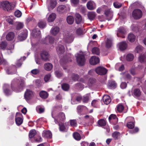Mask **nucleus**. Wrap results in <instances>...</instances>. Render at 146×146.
Listing matches in <instances>:
<instances>
[{"mask_svg":"<svg viewBox=\"0 0 146 146\" xmlns=\"http://www.w3.org/2000/svg\"><path fill=\"white\" fill-rule=\"evenodd\" d=\"M90 94H87L84 96L82 99V101L85 103H87L89 100Z\"/></svg>","mask_w":146,"mask_h":146,"instance_id":"obj_42","label":"nucleus"},{"mask_svg":"<svg viewBox=\"0 0 146 146\" xmlns=\"http://www.w3.org/2000/svg\"><path fill=\"white\" fill-rule=\"evenodd\" d=\"M124 106L121 104H119L117 106V110L119 112H121L123 110Z\"/></svg>","mask_w":146,"mask_h":146,"instance_id":"obj_47","label":"nucleus"},{"mask_svg":"<svg viewBox=\"0 0 146 146\" xmlns=\"http://www.w3.org/2000/svg\"><path fill=\"white\" fill-rule=\"evenodd\" d=\"M133 94L134 96L139 97L140 96L141 94V92L139 89H136L134 90Z\"/></svg>","mask_w":146,"mask_h":146,"instance_id":"obj_39","label":"nucleus"},{"mask_svg":"<svg viewBox=\"0 0 146 146\" xmlns=\"http://www.w3.org/2000/svg\"><path fill=\"white\" fill-rule=\"evenodd\" d=\"M51 75L50 74H48L46 75L44 77V80L46 82H48L49 80Z\"/></svg>","mask_w":146,"mask_h":146,"instance_id":"obj_59","label":"nucleus"},{"mask_svg":"<svg viewBox=\"0 0 146 146\" xmlns=\"http://www.w3.org/2000/svg\"><path fill=\"white\" fill-rule=\"evenodd\" d=\"M87 7L88 9L90 10H93L96 8V5L95 3L91 1H89L87 3Z\"/></svg>","mask_w":146,"mask_h":146,"instance_id":"obj_16","label":"nucleus"},{"mask_svg":"<svg viewBox=\"0 0 146 146\" xmlns=\"http://www.w3.org/2000/svg\"><path fill=\"white\" fill-rule=\"evenodd\" d=\"M74 138L77 140H80L81 138V137L80 134L77 132L74 133L73 135Z\"/></svg>","mask_w":146,"mask_h":146,"instance_id":"obj_44","label":"nucleus"},{"mask_svg":"<svg viewBox=\"0 0 146 146\" xmlns=\"http://www.w3.org/2000/svg\"><path fill=\"white\" fill-rule=\"evenodd\" d=\"M15 16L17 17H20L22 15V13L19 10L16 11L14 13Z\"/></svg>","mask_w":146,"mask_h":146,"instance_id":"obj_54","label":"nucleus"},{"mask_svg":"<svg viewBox=\"0 0 146 146\" xmlns=\"http://www.w3.org/2000/svg\"><path fill=\"white\" fill-rule=\"evenodd\" d=\"M100 62V60L98 57L95 56H92L90 60V64L92 65H95Z\"/></svg>","mask_w":146,"mask_h":146,"instance_id":"obj_14","label":"nucleus"},{"mask_svg":"<svg viewBox=\"0 0 146 146\" xmlns=\"http://www.w3.org/2000/svg\"><path fill=\"white\" fill-rule=\"evenodd\" d=\"M22 115L20 113H17L15 115V120L16 124L19 126L21 125L23 122V120L22 118Z\"/></svg>","mask_w":146,"mask_h":146,"instance_id":"obj_10","label":"nucleus"},{"mask_svg":"<svg viewBox=\"0 0 146 146\" xmlns=\"http://www.w3.org/2000/svg\"><path fill=\"white\" fill-rule=\"evenodd\" d=\"M7 22L10 24L13 25V24L14 21L13 20L10 18H8L7 19Z\"/></svg>","mask_w":146,"mask_h":146,"instance_id":"obj_64","label":"nucleus"},{"mask_svg":"<svg viewBox=\"0 0 146 146\" xmlns=\"http://www.w3.org/2000/svg\"><path fill=\"white\" fill-rule=\"evenodd\" d=\"M56 0H50V2L47 3V5L49 11L54 8L56 5Z\"/></svg>","mask_w":146,"mask_h":146,"instance_id":"obj_12","label":"nucleus"},{"mask_svg":"<svg viewBox=\"0 0 146 146\" xmlns=\"http://www.w3.org/2000/svg\"><path fill=\"white\" fill-rule=\"evenodd\" d=\"M39 72V70L38 69H35L32 70L31 72L32 74L36 75Z\"/></svg>","mask_w":146,"mask_h":146,"instance_id":"obj_60","label":"nucleus"},{"mask_svg":"<svg viewBox=\"0 0 146 146\" xmlns=\"http://www.w3.org/2000/svg\"><path fill=\"white\" fill-rule=\"evenodd\" d=\"M104 13L107 17H110L111 19L113 15V12L109 9L105 11Z\"/></svg>","mask_w":146,"mask_h":146,"instance_id":"obj_35","label":"nucleus"},{"mask_svg":"<svg viewBox=\"0 0 146 146\" xmlns=\"http://www.w3.org/2000/svg\"><path fill=\"white\" fill-rule=\"evenodd\" d=\"M45 23L42 21H40L38 23V27L41 28H44L45 26Z\"/></svg>","mask_w":146,"mask_h":146,"instance_id":"obj_56","label":"nucleus"},{"mask_svg":"<svg viewBox=\"0 0 146 146\" xmlns=\"http://www.w3.org/2000/svg\"><path fill=\"white\" fill-rule=\"evenodd\" d=\"M56 50L59 54H62L64 52V47L62 45L59 44L56 48Z\"/></svg>","mask_w":146,"mask_h":146,"instance_id":"obj_21","label":"nucleus"},{"mask_svg":"<svg viewBox=\"0 0 146 146\" xmlns=\"http://www.w3.org/2000/svg\"><path fill=\"white\" fill-rule=\"evenodd\" d=\"M120 133L118 132H115L112 135V137L115 139H117Z\"/></svg>","mask_w":146,"mask_h":146,"instance_id":"obj_53","label":"nucleus"},{"mask_svg":"<svg viewBox=\"0 0 146 146\" xmlns=\"http://www.w3.org/2000/svg\"><path fill=\"white\" fill-rule=\"evenodd\" d=\"M128 40L131 42L135 41V36L133 34H130L128 36Z\"/></svg>","mask_w":146,"mask_h":146,"instance_id":"obj_37","label":"nucleus"},{"mask_svg":"<svg viewBox=\"0 0 146 146\" xmlns=\"http://www.w3.org/2000/svg\"><path fill=\"white\" fill-rule=\"evenodd\" d=\"M74 33L73 32L67 31L63 34V39L64 42L67 43H70L74 40Z\"/></svg>","mask_w":146,"mask_h":146,"instance_id":"obj_2","label":"nucleus"},{"mask_svg":"<svg viewBox=\"0 0 146 146\" xmlns=\"http://www.w3.org/2000/svg\"><path fill=\"white\" fill-rule=\"evenodd\" d=\"M96 16V13L93 12H90L88 14V18L91 21L93 20Z\"/></svg>","mask_w":146,"mask_h":146,"instance_id":"obj_26","label":"nucleus"},{"mask_svg":"<svg viewBox=\"0 0 146 146\" xmlns=\"http://www.w3.org/2000/svg\"><path fill=\"white\" fill-rule=\"evenodd\" d=\"M33 92L30 90L27 89L24 94V97L26 100H29L33 98Z\"/></svg>","mask_w":146,"mask_h":146,"instance_id":"obj_11","label":"nucleus"},{"mask_svg":"<svg viewBox=\"0 0 146 146\" xmlns=\"http://www.w3.org/2000/svg\"><path fill=\"white\" fill-rule=\"evenodd\" d=\"M40 32L38 29H34L33 30L31 33V40L32 46L35 45L34 42L35 40H37L40 37Z\"/></svg>","mask_w":146,"mask_h":146,"instance_id":"obj_3","label":"nucleus"},{"mask_svg":"<svg viewBox=\"0 0 146 146\" xmlns=\"http://www.w3.org/2000/svg\"><path fill=\"white\" fill-rule=\"evenodd\" d=\"M23 24L22 23L18 22L17 24L16 28L17 29L19 30L23 28Z\"/></svg>","mask_w":146,"mask_h":146,"instance_id":"obj_55","label":"nucleus"},{"mask_svg":"<svg viewBox=\"0 0 146 146\" xmlns=\"http://www.w3.org/2000/svg\"><path fill=\"white\" fill-rule=\"evenodd\" d=\"M78 112L80 113L83 110H87V108L85 106H78L77 108Z\"/></svg>","mask_w":146,"mask_h":146,"instance_id":"obj_45","label":"nucleus"},{"mask_svg":"<svg viewBox=\"0 0 146 146\" xmlns=\"http://www.w3.org/2000/svg\"><path fill=\"white\" fill-rule=\"evenodd\" d=\"M37 111L39 113H41L44 112V108L41 106H38L36 108Z\"/></svg>","mask_w":146,"mask_h":146,"instance_id":"obj_36","label":"nucleus"},{"mask_svg":"<svg viewBox=\"0 0 146 146\" xmlns=\"http://www.w3.org/2000/svg\"><path fill=\"white\" fill-rule=\"evenodd\" d=\"M139 131V129L137 127H135L133 130H132L129 131L131 133H133L137 132Z\"/></svg>","mask_w":146,"mask_h":146,"instance_id":"obj_62","label":"nucleus"},{"mask_svg":"<svg viewBox=\"0 0 146 146\" xmlns=\"http://www.w3.org/2000/svg\"><path fill=\"white\" fill-rule=\"evenodd\" d=\"M7 46V42L5 41L2 42L0 44V48L3 49H4Z\"/></svg>","mask_w":146,"mask_h":146,"instance_id":"obj_52","label":"nucleus"},{"mask_svg":"<svg viewBox=\"0 0 146 146\" xmlns=\"http://www.w3.org/2000/svg\"><path fill=\"white\" fill-rule=\"evenodd\" d=\"M125 33V31L124 28L123 27H120L118 29L117 34V36H121V35L124 34Z\"/></svg>","mask_w":146,"mask_h":146,"instance_id":"obj_24","label":"nucleus"},{"mask_svg":"<svg viewBox=\"0 0 146 146\" xmlns=\"http://www.w3.org/2000/svg\"><path fill=\"white\" fill-rule=\"evenodd\" d=\"M113 5L114 7L117 8H119L121 6L122 4L121 3H119L118 2H115L113 3Z\"/></svg>","mask_w":146,"mask_h":146,"instance_id":"obj_58","label":"nucleus"},{"mask_svg":"<svg viewBox=\"0 0 146 146\" xmlns=\"http://www.w3.org/2000/svg\"><path fill=\"white\" fill-rule=\"evenodd\" d=\"M60 29L58 27H53L51 29L50 33L52 35L55 36L58 33Z\"/></svg>","mask_w":146,"mask_h":146,"instance_id":"obj_19","label":"nucleus"},{"mask_svg":"<svg viewBox=\"0 0 146 146\" xmlns=\"http://www.w3.org/2000/svg\"><path fill=\"white\" fill-rule=\"evenodd\" d=\"M117 84L113 81H110L108 84V88L110 89H114L116 88Z\"/></svg>","mask_w":146,"mask_h":146,"instance_id":"obj_25","label":"nucleus"},{"mask_svg":"<svg viewBox=\"0 0 146 146\" xmlns=\"http://www.w3.org/2000/svg\"><path fill=\"white\" fill-rule=\"evenodd\" d=\"M118 45L119 49L121 50H125L127 47V44L125 42H122L119 43Z\"/></svg>","mask_w":146,"mask_h":146,"instance_id":"obj_20","label":"nucleus"},{"mask_svg":"<svg viewBox=\"0 0 146 146\" xmlns=\"http://www.w3.org/2000/svg\"><path fill=\"white\" fill-rule=\"evenodd\" d=\"M106 45L107 48L110 47L112 45V40L111 39H107L106 42Z\"/></svg>","mask_w":146,"mask_h":146,"instance_id":"obj_38","label":"nucleus"},{"mask_svg":"<svg viewBox=\"0 0 146 146\" xmlns=\"http://www.w3.org/2000/svg\"><path fill=\"white\" fill-rule=\"evenodd\" d=\"M98 123L100 126H104L106 124V122L105 120L101 119L99 120Z\"/></svg>","mask_w":146,"mask_h":146,"instance_id":"obj_51","label":"nucleus"},{"mask_svg":"<svg viewBox=\"0 0 146 146\" xmlns=\"http://www.w3.org/2000/svg\"><path fill=\"white\" fill-rule=\"evenodd\" d=\"M70 125L73 127H76L77 125V121L76 119L71 120L70 121Z\"/></svg>","mask_w":146,"mask_h":146,"instance_id":"obj_50","label":"nucleus"},{"mask_svg":"<svg viewBox=\"0 0 146 146\" xmlns=\"http://www.w3.org/2000/svg\"><path fill=\"white\" fill-rule=\"evenodd\" d=\"M55 111H52V116L54 119V122L56 124L64 121L66 119L65 114L63 112H61L59 113L56 117L55 116Z\"/></svg>","mask_w":146,"mask_h":146,"instance_id":"obj_1","label":"nucleus"},{"mask_svg":"<svg viewBox=\"0 0 146 146\" xmlns=\"http://www.w3.org/2000/svg\"><path fill=\"white\" fill-rule=\"evenodd\" d=\"M75 17L76 21L77 24H79L82 22V18L80 15L78 13H76L75 14Z\"/></svg>","mask_w":146,"mask_h":146,"instance_id":"obj_30","label":"nucleus"},{"mask_svg":"<svg viewBox=\"0 0 146 146\" xmlns=\"http://www.w3.org/2000/svg\"><path fill=\"white\" fill-rule=\"evenodd\" d=\"M132 15L134 18L136 19H140L142 16V12L139 9H134L132 12Z\"/></svg>","mask_w":146,"mask_h":146,"instance_id":"obj_8","label":"nucleus"},{"mask_svg":"<svg viewBox=\"0 0 146 146\" xmlns=\"http://www.w3.org/2000/svg\"><path fill=\"white\" fill-rule=\"evenodd\" d=\"M53 66L52 64L50 63H47L44 65V68L47 71H50L52 69Z\"/></svg>","mask_w":146,"mask_h":146,"instance_id":"obj_29","label":"nucleus"},{"mask_svg":"<svg viewBox=\"0 0 146 146\" xmlns=\"http://www.w3.org/2000/svg\"><path fill=\"white\" fill-rule=\"evenodd\" d=\"M108 119L110 121H111V120L113 121H114L116 123L118 121V118L115 115L111 114L109 117Z\"/></svg>","mask_w":146,"mask_h":146,"instance_id":"obj_32","label":"nucleus"},{"mask_svg":"<svg viewBox=\"0 0 146 146\" xmlns=\"http://www.w3.org/2000/svg\"><path fill=\"white\" fill-rule=\"evenodd\" d=\"M67 21L68 24H72L74 22L73 17L71 16H68L67 18Z\"/></svg>","mask_w":146,"mask_h":146,"instance_id":"obj_33","label":"nucleus"},{"mask_svg":"<svg viewBox=\"0 0 146 146\" xmlns=\"http://www.w3.org/2000/svg\"><path fill=\"white\" fill-rule=\"evenodd\" d=\"M15 37V35L13 32L9 33L6 35V38L7 40L10 41L13 40Z\"/></svg>","mask_w":146,"mask_h":146,"instance_id":"obj_27","label":"nucleus"},{"mask_svg":"<svg viewBox=\"0 0 146 146\" xmlns=\"http://www.w3.org/2000/svg\"><path fill=\"white\" fill-rule=\"evenodd\" d=\"M134 58L133 55L131 53L128 54L126 56V60L128 61H131Z\"/></svg>","mask_w":146,"mask_h":146,"instance_id":"obj_41","label":"nucleus"},{"mask_svg":"<svg viewBox=\"0 0 146 146\" xmlns=\"http://www.w3.org/2000/svg\"><path fill=\"white\" fill-rule=\"evenodd\" d=\"M80 81L81 82L87 84L89 86H92L94 85L96 82V80L93 78H90L88 82L86 79L81 78Z\"/></svg>","mask_w":146,"mask_h":146,"instance_id":"obj_7","label":"nucleus"},{"mask_svg":"<svg viewBox=\"0 0 146 146\" xmlns=\"http://www.w3.org/2000/svg\"><path fill=\"white\" fill-rule=\"evenodd\" d=\"M143 48L140 45L137 46L135 50V52L137 53H140L142 52Z\"/></svg>","mask_w":146,"mask_h":146,"instance_id":"obj_40","label":"nucleus"},{"mask_svg":"<svg viewBox=\"0 0 146 146\" xmlns=\"http://www.w3.org/2000/svg\"><path fill=\"white\" fill-rule=\"evenodd\" d=\"M76 60L78 64L80 66H83L85 64L86 59L84 55L78 54L76 56Z\"/></svg>","mask_w":146,"mask_h":146,"instance_id":"obj_6","label":"nucleus"},{"mask_svg":"<svg viewBox=\"0 0 146 146\" xmlns=\"http://www.w3.org/2000/svg\"><path fill=\"white\" fill-rule=\"evenodd\" d=\"M44 41L43 42V43L46 44H52L54 41V38L51 36H48L46 37L44 39Z\"/></svg>","mask_w":146,"mask_h":146,"instance_id":"obj_18","label":"nucleus"},{"mask_svg":"<svg viewBox=\"0 0 146 146\" xmlns=\"http://www.w3.org/2000/svg\"><path fill=\"white\" fill-rule=\"evenodd\" d=\"M127 126L129 128L132 129L134 127V124L133 122H129L127 123Z\"/></svg>","mask_w":146,"mask_h":146,"instance_id":"obj_57","label":"nucleus"},{"mask_svg":"<svg viewBox=\"0 0 146 146\" xmlns=\"http://www.w3.org/2000/svg\"><path fill=\"white\" fill-rule=\"evenodd\" d=\"M55 74L56 76L58 78L62 76V74L58 71H56Z\"/></svg>","mask_w":146,"mask_h":146,"instance_id":"obj_61","label":"nucleus"},{"mask_svg":"<svg viewBox=\"0 0 146 146\" xmlns=\"http://www.w3.org/2000/svg\"><path fill=\"white\" fill-rule=\"evenodd\" d=\"M39 95L41 98L44 99L47 98L48 96V93L44 91H41L39 93Z\"/></svg>","mask_w":146,"mask_h":146,"instance_id":"obj_31","label":"nucleus"},{"mask_svg":"<svg viewBox=\"0 0 146 146\" xmlns=\"http://www.w3.org/2000/svg\"><path fill=\"white\" fill-rule=\"evenodd\" d=\"M95 71L97 74L101 75H105L108 71L106 68L102 66L97 67L95 69Z\"/></svg>","mask_w":146,"mask_h":146,"instance_id":"obj_9","label":"nucleus"},{"mask_svg":"<svg viewBox=\"0 0 146 146\" xmlns=\"http://www.w3.org/2000/svg\"><path fill=\"white\" fill-rule=\"evenodd\" d=\"M72 80L75 81L77 80H79L80 81V80L81 79H80V80H78L79 79V76L77 74H72Z\"/></svg>","mask_w":146,"mask_h":146,"instance_id":"obj_48","label":"nucleus"},{"mask_svg":"<svg viewBox=\"0 0 146 146\" xmlns=\"http://www.w3.org/2000/svg\"><path fill=\"white\" fill-rule=\"evenodd\" d=\"M27 36V30H25L18 36V38L20 40H22L26 38Z\"/></svg>","mask_w":146,"mask_h":146,"instance_id":"obj_17","label":"nucleus"},{"mask_svg":"<svg viewBox=\"0 0 146 146\" xmlns=\"http://www.w3.org/2000/svg\"><path fill=\"white\" fill-rule=\"evenodd\" d=\"M36 133L35 130L33 129L30 131L29 132V136L30 138H33L36 134Z\"/></svg>","mask_w":146,"mask_h":146,"instance_id":"obj_43","label":"nucleus"},{"mask_svg":"<svg viewBox=\"0 0 146 146\" xmlns=\"http://www.w3.org/2000/svg\"><path fill=\"white\" fill-rule=\"evenodd\" d=\"M15 6V5H11L10 3L7 1H3L0 3L1 7L6 11H10L13 9Z\"/></svg>","mask_w":146,"mask_h":146,"instance_id":"obj_4","label":"nucleus"},{"mask_svg":"<svg viewBox=\"0 0 146 146\" xmlns=\"http://www.w3.org/2000/svg\"><path fill=\"white\" fill-rule=\"evenodd\" d=\"M102 99L103 102L106 104L107 105L109 104L111 102L110 97L108 95H104Z\"/></svg>","mask_w":146,"mask_h":146,"instance_id":"obj_23","label":"nucleus"},{"mask_svg":"<svg viewBox=\"0 0 146 146\" xmlns=\"http://www.w3.org/2000/svg\"><path fill=\"white\" fill-rule=\"evenodd\" d=\"M139 61L141 63L145 62L146 60V56L144 54H141L138 57Z\"/></svg>","mask_w":146,"mask_h":146,"instance_id":"obj_28","label":"nucleus"},{"mask_svg":"<svg viewBox=\"0 0 146 146\" xmlns=\"http://www.w3.org/2000/svg\"><path fill=\"white\" fill-rule=\"evenodd\" d=\"M56 15L54 13H52L50 14L47 19L48 21L49 22H52L55 19L56 17Z\"/></svg>","mask_w":146,"mask_h":146,"instance_id":"obj_22","label":"nucleus"},{"mask_svg":"<svg viewBox=\"0 0 146 146\" xmlns=\"http://www.w3.org/2000/svg\"><path fill=\"white\" fill-rule=\"evenodd\" d=\"M69 60L68 59H65V60H63V59H61L60 60V63L61 65H62L63 63L65 64L66 63L69 62Z\"/></svg>","mask_w":146,"mask_h":146,"instance_id":"obj_63","label":"nucleus"},{"mask_svg":"<svg viewBox=\"0 0 146 146\" xmlns=\"http://www.w3.org/2000/svg\"><path fill=\"white\" fill-rule=\"evenodd\" d=\"M62 88L64 91H67L69 88V86L68 84L64 83L62 85Z\"/></svg>","mask_w":146,"mask_h":146,"instance_id":"obj_49","label":"nucleus"},{"mask_svg":"<svg viewBox=\"0 0 146 146\" xmlns=\"http://www.w3.org/2000/svg\"><path fill=\"white\" fill-rule=\"evenodd\" d=\"M92 53L94 54L98 55L100 53L99 49L97 47H94L92 50Z\"/></svg>","mask_w":146,"mask_h":146,"instance_id":"obj_46","label":"nucleus"},{"mask_svg":"<svg viewBox=\"0 0 146 146\" xmlns=\"http://www.w3.org/2000/svg\"><path fill=\"white\" fill-rule=\"evenodd\" d=\"M60 124V123H57L58 124V125L59 126L60 130V131H66L67 130L66 129V127H65L64 125V124L62 122Z\"/></svg>","mask_w":146,"mask_h":146,"instance_id":"obj_34","label":"nucleus"},{"mask_svg":"<svg viewBox=\"0 0 146 146\" xmlns=\"http://www.w3.org/2000/svg\"><path fill=\"white\" fill-rule=\"evenodd\" d=\"M70 8L68 5H59L57 8V11L59 13H62L69 11Z\"/></svg>","mask_w":146,"mask_h":146,"instance_id":"obj_5","label":"nucleus"},{"mask_svg":"<svg viewBox=\"0 0 146 146\" xmlns=\"http://www.w3.org/2000/svg\"><path fill=\"white\" fill-rule=\"evenodd\" d=\"M52 133L51 132L49 131H44L42 133L43 137L47 139H50L52 137Z\"/></svg>","mask_w":146,"mask_h":146,"instance_id":"obj_15","label":"nucleus"},{"mask_svg":"<svg viewBox=\"0 0 146 146\" xmlns=\"http://www.w3.org/2000/svg\"><path fill=\"white\" fill-rule=\"evenodd\" d=\"M40 56L41 58L43 60L48 61L49 60V55L48 52L45 51L41 52Z\"/></svg>","mask_w":146,"mask_h":146,"instance_id":"obj_13","label":"nucleus"}]
</instances>
